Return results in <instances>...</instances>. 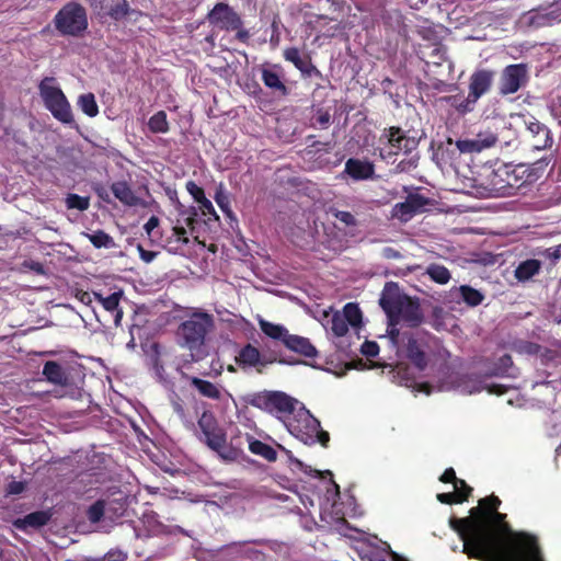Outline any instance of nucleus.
Masks as SVG:
<instances>
[{
    "instance_id": "0e129e2a",
    "label": "nucleus",
    "mask_w": 561,
    "mask_h": 561,
    "mask_svg": "<svg viewBox=\"0 0 561 561\" xmlns=\"http://www.w3.org/2000/svg\"><path fill=\"white\" fill-rule=\"evenodd\" d=\"M458 478L456 477V471L454 468H447L443 474L439 477V481L443 483H453L456 484Z\"/></svg>"
},
{
    "instance_id": "dca6fc26",
    "label": "nucleus",
    "mask_w": 561,
    "mask_h": 561,
    "mask_svg": "<svg viewBox=\"0 0 561 561\" xmlns=\"http://www.w3.org/2000/svg\"><path fill=\"white\" fill-rule=\"evenodd\" d=\"M236 363L242 368L255 367L259 373H262V369L259 366L265 367L268 364L275 362V358H267L262 355L257 347L252 344H245L236 356Z\"/></svg>"
},
{
    "instance_id": "bf43d9fd",
    "label": "nucleus",
    "mask_w": 561,
    "mask_h": 561,
    "mask_svg": "<svg viewBox=\"0 0 561 561\" xmlns=\"http://www.w3.org/2000/svg\"><path fill=\"white\" fill-rule=\"evenodd\" d=\"M26 483L24 481H11L7 485V493L12 495L21 494L25 491Z\"/></svg>"
},
{
    "instance_id": "603ef678",
    "label": "nucleus",
    "mask_w": 561,
    "mask_h": 561,
    "mask_svg": "<svg viewBox=\"0 0 561 561\" xmlns=\"http://www.w3.org/2000/svg\"><path fill=\"white\" fill-rule=\"evenodd\" d=\"M129 12V5L126 0H122L117 2L115 5H113L108 15L114 20H121L128 15Z\"/></svg>"
},
{
    "instance_id": "9d476101",
    "label": "nucleus",
    "mask_w": 561,
    "mask_h": 561,
    "mask_svg": "<svg viewBox=\"0 0 561 561\" xmlns=\"http://www.w3.org/2000/svg\"><path fill=\"white\" fill-rule=\"evenodd\" d=\"M403 342L405 357L417 370H425L430 363V347L425 336L419 334H404Z\"/></svg>"
},
{
    "instance_id": "b1692460",
    "label": "nucleus",
    "mask_w": 561,
    "mask_h": 561,
    "mask_svg": "<svg viewBox=\"0 0 561 561\" xmlns=\"http://www.w3.org/2000/svg\"><path fill=\"white\" fill-rule=\"evenodd\" d=\"M203 442L214 451H216L224 459H232L228 455L226 433L221 427L216 431L204 435Z\"/></svg>"
},
{
    "instance_id": "20e7f679",
    "label": "nucleus",
    "mask_w": 561,
    "mask_h": 561,
    "mask_svg": "<svg viewBox=\"0 0 561 561\" xmlns=\"http://www.w3.org/2000/svg\"><path fill=\"white\" fill-rule=\"evenodd\" d=\"M54 25L62 36H81L88 28L85 8L76 1L66 3L54 16Z\"/></svg>"
},
{
    "instance_id": "774afa93",
    "label": "nucleus",
    "mask_w": 561,
    "mask_h": 561,
    "mask_svg": "<svg viewBox=\"0 0 561 561\" xmlns=\"http://www.w3.org/2000/svg\"><path fill=\"white\" fill-rule=\"evenodd\" d=\"M139 256L145 263H151L156 256L157 252L145 250L140 244L137 247Z\"/></svg>"
},
{
    "instance_id": "8fccbe9b",
    "label": "nucleus",
    "mask_w": 561,
    "mask_h": 561,
    "mask_svg": "<svg viewBox=\"0 0 561 561\" xmlns=\"http://www.w3.org/2000/svg\"><path fill=\"white\" fill-rule=\"evenodd\" d=\"M187 244H188L187 242H182L181 238L174 237V236L171 234L170 237H168L165 239L164 248L170 253L179 254V253L183 252L184 248Z\"/></svg>"
},
{
    "instance_id": "412c9836",
    "label": "nucleus",
    "mask_w": 561,
    "mask_h": 561,
    "mask_svg": "<svg viewBox=\"0 0 561 561\" xmlns=\"http://www.w3.org/2000/svg\"><path fill=\"white\" fill-rule=\"evenodd\" d=\"M284 345L301 356L307 358H314L318 355L317 348L311 344L310 340L300 335H287Z\"/></svg>"
},
{
    "instance_id": "58836bf2",
    "label": "nucleus",
    "mask_w": 561,
    "mask_h": 561,
    "mask_svg": "<svg viewBox=\"0 0 561 561\" xmlns=\"http://www.w3.org/2000/svg\"><path fill=\"white\" fill-rule=\"evenodd\" d=\"M459 291L462 300L470 307L479 306L484 298L479 290L472 288L469 285L460 286Z\"/></svg>"
},
{
    "instance_id": "864d4df0",
    "label": "nucleus",
    "mask_w": 561,
    "mask_h": 561,
    "mask_svg": "<svg viewBox=\"0 0 561 561\" xmlns=\"http://www.w3.org/2000/svg\"><path fill=\"white\" fill-rule=\"evenodd\" d=\"M455 492L458 494L459 500L461 502L468 501L472 493V488L467 484V482L462 479H458L456 484L454 485Z\"/></svg>"
},
{
    "instance_id": "bb28decb",
    "label": "nucleus",
    "mask_w": 561,
    "mask_h": 561,
    "mask_svg": "<svg viewBox=\"0 0 561 561\" xmlns=\"http://www.w3.org/2000/svg\"><path fill=\"white\" fill-rule=\"evenodd\" d=\"M104 506L106 513V519L115 522L123 517L127 510V499L125 495L119 493L118 497H104Z\"/></svg>"
},
{
    "instance_id": "f257e3e1",
    "label": "nucleus",
    "mask_w": 561,
    "mask_h": 561,
    "mask_svg": "<svg viewBox=\"0 0 561 561\" xmlns=\"http://www.w3.org/2000/svg\"><path fill=\"white\" fill-rule=\"evenodd\" d=\"M449 525L463 541L462 552L479 561H543L538 538L515 531L506 514L497 510L485 514L472 507L470 516L453 517Z\"/></svg>"
},
{
    "instance_id": "6ab92c4d",
    "label": "nucleus",
    "mask_w": 561,
    "mask_h": 561,
    "mask_svg": "<svg viewBox=\"0 0 561 561\" xmlns=\"http://www.w3.org/2000/svg\"><path fill=\"white\" fill-rule=\"evenodd\" d=\"M344 173L354 181H367L375 178V164L369 160L350 158L345 162Z\"/></svg>"
},
{
    "instance_id": "aec40b11",
    "label": "nucleus",
    "mask_w": 561,
    "mask_h": 561,
    "mask_svg": "<svg viewBox=\"0 0 561 561\" xmlns=\"http://www.w3.org/2000/svg\"><path fill=\"white\" fill-rule=\"evenodd\" d=\"M111 191L115 198L125 206L136 207L144 205L142 199L135 194L131 186L126 181H116L112 183Z\"/></svg>"
},
{
    "instance_id": "69168bd1",
    "label": "nucleus",
    "mask_w": 561,
    "mask_h": 561,
    "mask_svg": "<svg viewBox=\"0 0 561 561\" xmlns=\"http://www.w3.org/2000/svg\"><path fill=\"white\" fill-rule=\"evenodd\" d=\"M416 168V160L411 158L409 160H402L400 161L397 167H396V171L401 173V172H408L410 171L411 169H414Z\"/></svg>"
},
{
    "instance_id": "f704fd0d",
    "label": "nucleus",
    "mask_w": 561,
    "mask_h": 561,
    "mask_svg": "<svg viewBox=\"0 0 561 561\" xmlns=\"http://www.w3.org/2000/svg\"><path fill=\"white\" fill-rule=\"evenodd\" d=\"M148 128L154 134H165L169 131L170 126L164 111H158L148 121Z\"/></svg>"
},
{
    "instance_id": "473e14b6",
    "label": "nucleus",
    "mask_w": 561,
    "mask_h": 561,
    "mask_svg": "<svg viewBox=\"0 0 561 561\" xmlns=\"http://www.w3.org/2000/svg\"><path fill=\"white\" fill-rule=\"evenodd\" d=\"M259 325L261 331L272 340L280 341L283 344L288 335V330L282 325L270 322L264 319H259Z\"/></svg>"
},
{
    "instance_id": "0eeeda50",
    "label": "nucleus",
    "mask_w": 561,
    "mask_h": 561,
    "mask_svg": "<svg viewBox=\"0 0 561 561\" xmlns=\"http://www.w3.org/2000/svg\"><path fill=\"white\" fill-rule=\"evenodd\" d=\"M247 403L271 414L288 415L294 413L297 400L282 391L264 390L248 396Z\"/></svg>"
},
{
    "instance_id": "f03ea898",
    "label": "nucleus",
    "mask_w": 561,
    "mask_h": 561,
    "mask_svg": "<svg viewBox=\"0 0 561 561\" xmlns=\"http://www.w3.org/2000/svg\"><path fill=\"white\" fill-rule=\"evenodd\" d=\"M379 305L391 324L403 322L410 328H417L424 321L419 299L401 293L393 282L386 283Z\"/></svg>"
},
{
    "instance_id": "c9c22d12",
    "label": "nucleus",
    "mask_w": 561,
    "mask_h": 561,
    "mask_svg": "<svg viewBox=\"0 0 561 561\" xmlns=\"http://www.w3.org/2000/svg\"><path fill=\"white\" fill-rule=\"evenodd\" d=\"M426 274L432 280L440 285L447 284L450 279L448 268L439 264H430L426 268Z\"/></svg>"
},
{
    "instance_id": "a19ab883",
    "label": "nucleus",
    "mask_w": 561,
    "mask_h": 561,
    "mask_svg": "<svg viewBox=\"0 0 561 561\" xmlns=\"http://www.w3.org/2000/svg\"><path fill=\"white\" fill-rule=\"evenodd\" d=\"M342 317H345L346 322L352 327H358L362 323V311L356 304L348 302L343 308Z\"/></svg>"
},
{
    "instance_id": "7c9ffc66",
    "label": "nucleus",
    "mask_w": 561,
    "mask_h": 561,
    "mask_svg": "<svg viewBox=\"0 0 561 561\" xmlns=\"http://www.w3.org/2000/svg\"><path fill=\"white\" fill-rule=\"evenodd\" d=\"M381 20L385 27L393 33L401 34L405 31L403 15L398 10H386Z\"/></svg>"
},
{
    "instance_id": "3c124183",
    "label": "nucleus",
    "mask_w": 561,
    "mask_h": 561,
    "mask_svg": "<svg viewBox=\"0 0 561 561\" xmlns=\"http://www.w3.org/2000/svg\"><path fill=\"white\" fill-rule=\"evenodd\" d=\"M331 214L345 227H355L357 226V220L355 216L350 211L332 209Z\"/></svg>"
},
{
    "instance_id": "7ed1b4c3",
    "label": "nucleus",
    "mask_w": 561,
    "mask_h": 561,
    "mask_svg": "<svg viewBox=\"0 0 561 561\" xmlns=\"http://www.w3.org/2000/svg\"><path fill=\"white\" fill-rule=\"evenodd\" d=\"M214 328V317L207 312H194L176 330V340L190 352L192 360L198 362L208 354L206 336Z\"/></svg>"
},
{
    "instance_id": "c756f323",
    "label": "nucleus",
    "mask_w": 561,
    "mask_h": 561,
    "mask_svg": "<svg viewBox=\"0 0 561 561\" xmlns=\"http://www.w3.org/2000/svg\"><path fill=\"white\" fill-rule=\"evenodd\" d=\"M249 450L257 456H261L265 460L273 462L277 459V451L268 444H265L259 439H255L251 435H248Z\"/></svg>"
},
{
    "instance_id": "4be33fe9",
    "label": "nucleus",
    "mask_w": 561,
    "mask_h": 561,
    "mask_svg": "<svg viewBox=\"0 0 561 561\" xmlns=\"http://www.w3.org/2000/svg\"><path fill=\"white\" fill-rule=\"evenodd\" d=\"M43 376L48 382L57 386L65 387L70 383L69 374L61 364L55 360H48L44 364Z\"/></svg>"
},
{
    "instance_id": "e2e57ef3",
    "label": "nucleus",
    "mask_w": 561,
    "mask_h": 561,
    "mask_svg": "<svg viewBox=\"0 0 561 561\" xmlns=\"http://www.w3.org/2000/svg\"><path fill=\"white\" fill-rule=\"evenodd\" d=\"M545 255L556 264L561 259V243L546 250Z\"/></svg>"
},
{
    "instance_id": "de8ad7c7",
    "label": "nucleus",
    "mask_w": 561,
    "mask_h": 561,
    "mask_svg": "<svg viewBox=\"0 0 561 561\" xmlns=\"http://www.w3.org/2000/svg\"><path fill=\"white\" fill-rule=\"evenodd\" d=\"M501 500L496 495H490L479 501L478 508H481L485 514H492V512L499 510Z\"/></svg>"
},
{
    "instance_id": "a878e982",
    "label": "nucleus",
    "mask_w": 561,
    "mask_h": 561,
    "mask_svg": "<svg viewBox=\"0 0 561 561\" xmlns=\"http://www.w3.org/2000/svg\"><path fill=\"white\" fill-rule=\"evenodd\" d=\"M284 58L307 76H311L313 71H317V68L311 62V58L309 56H301L296 47L286 48L284 50Z\"/></svg>"
},
{
    "instance_id": "c85d7f7f",
    "label": "nucleus",
    "mask_w": 561,
    "mask_h": 561,
    "mask_svg": "<svg viewBox=\"0 0 561 561\" xmlns=\"http://www.w3.org/2000/svg\"><path fill=\"white\" fill-rule=\"evenodd\" d=\"M505 182V168L494 171L489 178L491 195L496 197L511 196L508 185Z\"/></svg>"
},
{
    "instance_id": "680f3d73",
    "label": "nucleus",
    "mask_w": 561,
    "mask_h": 561,
    "mask_svg": "<svg viewBox=\"0 0 561 561\" xmlns=\"http://www.w3.org/2000/svg\"><path fill=\"white\" fill-rule=\"evenodd\" d=\"M437 500L443 504H455L462 503L456 492L438 493Z\"/></svg>"
},
{
    "instance_id": "6e6d98bb",
    "label": "nucleus",
    "mask_w": 561,
    "mask_h": 561,
    "mask_svg": "<svg viewBox=\"0 0 561 561\" xmlns=\"http://www.w3.org/2000/svg\"><path fill=\"white\" fill-rule=\"evenodd\" d=\"M185 187L195 202L198 203L199 201L205 199L206 196L203 187L197 185L194 181H187Z\"/></svg>"
},
{
    "instance_id": "ddd939ff",
    "label": "nucleus",
    "mask_w": 561,
    "mask_h": 561,
    "mask_svg": "<svg viewBox=\"0 0 561 561\" xmlns=\"http://www.w3.org/2000/svg\"><path fill=\"white\" fill-rule=\"evenodd\" d=\"M260 71L261 80L267 89L280 96L288 95L289 90L284 81V68L279 64L262 65Z\"/></svg>"
},
{
    "instance_id": "1a4fd4ad",
    "label": "nucleus",
    "mask_w": 561,
    "mask_h": 561,
    "mask_svg": "<svg viewBox=\"0 0 561 561\" xmlns=\"http://www.w3.org/2000/svg\"><path fill=\"white\" fill-rule=\"evenodd\" d=\"M529 80L528 66L526 64H512L506 66L500 77L499 93L503 96L516 93L525 87Z\"/></svg>"
},
{
    "instance_id": "4c0bfd02",
    "label": "nucleus",
    "mask_w": 561,
    "mask_h": 561,
    "mask_svg": "<svg viewBox=\"0 0 561 561\" xmlns=\"http://www.w3.org/2000/svg\"><path fill=\"white\" fill-rule=\"evenodd\" d=\"M78 105L80 106L81 111L90 117H94L99 114V106L93 93H85L80 95Z\"/></svg>"
},
{
    "instance_id": "2eb2a0df",
    "label": "nucleus",
    "mask_w": 561,
    "mask_h": 561,
    "mask_svg": "<svg viewBox=\"0 0 561 561\" xmlns=\"http://www.w3.org/2000/svg\"><path fill=\"white\" fill-rule=\"evenodd\" d=\"M494 78V70L477 69L469 78L468 94L478 102L483 95L491 91Z\"/></svg>"
},
{
    "instance_id": "5701e85b",
    "label": "nucleus",
    "mask_w": 561,
    "mask_h": 561,
    "mask_svg": "<svg viewBox=\"0 0 561 561\" xmlns=\"http://www.w3.org/2000/svg\"><path fill=\"white\" fill-rule=\"evenodd\" d=\"M187 380L202 397L217 401L222 399V389L218 385L195 376L187 377Z\"/></svg>"
},
{
    "instance_id": "72a5a7b5",
    "label": "nucleus",
    "mask_w": 561,
    "mask_h": 561,
    "mask_svg": "<svg viewBox=\"0 0 561 561\" xmlns=\"http://www.w3.org/2000/svg\"><path fill=\"white\" fill-rule=\"evenodd\" d=\"M316 23L323 31V36L333 37L345 30V26L341 22H337L335 18H329L327 15H318Z\"/></svg>"
},
{
    "instance_id": "cd10ccee",
    "label": "nucleus",
    "mask_w": 561,
    "mask_h": 561,
    "mask_svg": "<svg viewBox=\"0 0 561 561\" xmlns=\"http://www.w3.org/2000/svg\"><path fill=\"white\" fill-rule=\"evenodd\" d=\"M542 264L539 260L528 259L520 262L515 271L514 277L522 283L530 280L534 276L538 275L541 271Z\"/></svg>"
},
{
    "instance_id": "4d7b16f0",
    "label": "nucleus",
    "mask_w": 561,
    "mask_h": 561,
    "mask_svg": "<svg viewBox=\"0 0 561 561\" xmlns=\"http://www.w3.org/2000/svg\"><path fill=\"white\" fill-rule=\"evenodd\" d=\"M360 352L366 357H375L379 353V345L375 341H365L360 347Z\"/></svg>"
},
{
    "instance_id": "ea45409f",
    "label": "nucleus",
    "mask_w": 561,
    "mask_h": 561,
    "mask_svg": "<svg viewBox=\"0 0 561 561\" xmlns=\"http://www.w3.org/2000/svg\"><path fill=\"white\" fill-rule=\"evenodd\" d=\"M215 202L221 209V211L229 218L233 217V211L231 209V203L228 193L225 191L222 183L219 184V186L216 190Z\"/></svg>"
},
{
    "instance_id": "e433bc0d",
    "label": "nucleus",
    "mask_w": 561,
    "mask_h": 561,
    "mask_svg": "<svg viewBox=\"0 0 561 561\" xmlns=\"http://www.w3.org/2000/svg\"><path fill=\"white\" fill-rule=\"evenodd\" d=\"M85 237L90 240L94 248H112L114 247L113 238L106 233L104 230H96L93 233H85Z\"/></svg>"
},
{
    "instance_id": "37998d69",
    "label": "nucleus",
    "mask_w": 561,
    "mask_h": 561,
    "mask_svg": "<svg viewBox=\"0 0 561 561\" xmlns=\"http://www.w3.org/2000/svg\"><path fill=\"white\" fill-rule=\"evenodd\" d=\"M329 324H330V330L337 337H342L348 332L350 324L346 322L345 317H342V314L340 312H335L331 317Z\"/></svg>"
},
{
    "instance_id": "f8f14e48",
    "label": "nucleus",
    "mask_w": 561,
    "mask_h": 561,
    "mask_svg": "<svg viewBox=\"0 0 561 561\" xmlns=\"http://www.w3.org/2000/svg\"><path fill=\"white\" fill-rule=\"evenodd\" d=\"M430 204V198L419 193H410L404 202L397 203L392 208V217L402 222L412 219Z\"/></svg>"
},
{
    "instance_id": "a18cd8bd",
    "label": "nucleus",
    "mask_w": 561,
    "mask_h": 561,
    "mask_svg": "<svg viewBox=\"0 0 561 561\" xmlns=\"http://www.w3.org/2000/svg\"><path fill=\"white\" fill-rule=\"evenodd\" d=\"M66 205L69 209L87 210L90 206L89 197L80 196L75 193H70L66 197Z\"/></svg>"
},
{
    "instance_id": "13d9d810",
    "label": "nucleus",
    "mask_w": 561,
    "mask_h": 561,
    "mask_svg": "<svg viewBox=\"0 0 561 561\" xmlns=\"http://www.w3.org/2000/svg\"><path fill=\"white\" fill-rule=\"evenodd\" d=\"M198 205L204 216H208L209 218L214 217L216 220L219 219L213 206V203L208 198L205 197V199L199 201Z\"/></svg>"
},
{
    "instance_id": "5fc2aeb1",
    "label": "nucleus",
    "mask_w": 561,
    "mask_h": 561,
    "mask_svg": "<svg viewBox=\"0 0 561 561\" xmlns=\"http://www.w3.org/2000/svg\"><path fill=\"white\" fill-rule=\"evenodd\" d=\"M456 147L458 148V150L460 152H463V153L480 152L474 138L473 139H465V140L460 139V140H457L456 141Z\"/></svg>"
},
{
    "instance_id": "052dcab7",
    "label": "nucleus",
    "mask_w": 561,
    "mask_h": 561,
    "mask_svg": "<svg viewBox=\"0 0 561 561\" xmlns=\"http://www.w3.org/2000/svg\"><path fill=\"white\" fill-rule=\"evenodd\" d=\"M513 366V359L510 354H504L501 356L496 363V369L500 370L501 374L506 373Z\"/></svg>"
},
{
    "instance_id": "f3484780",
    "label": "nucleus",
    "mask_w": 561,
    "mask_h": 561,
    "mask_svg": "<svg viewBox=\"0 0 561 561\" xmlns=\"http://www.w3.org/2000/svg\"><path fill=\"white\" fill-rule=\"evenodd\" d=\"M535 173L529 167L519 164L510 170L505 168V183L508 185L511 196L515 195L518 190L535 182Z\"/></svg>"
},
{
    "instance_id": "9b49d317",
    "label": "nucleus",
    "mask_w": 561,
    "mask_h": 561,
    "mask_svg": "<svg viewBox=\"0 0 561 561\" xmlns=\"http://www.w3.org/2000/svg\"><path fill=\"white\" fill-rule=\"evenodd\" d=\"M208 22L225 31H233L243 25L241 16L227 3L219 2L207 14Z\"/></svg>"
},
{
    "instance_id": "39448f33",
    "label": "nucleus",
    "mask_w": 561,
    "mask_h": 561,
    "mask_svg": "<svg viewBox=\"0 0 561 561\" xmlns=\"http://www.w3.org/2000/svg\"><path fill=\"white\" fill-rule=\"evenodd\" d=\"M54 77H45L38 84L39 95L45 107L64 124L75 123L71 106L62 90L55 85Z\"/></svg>"
},
{
    "instance_id": "49530a36",
    "label": "nucleus",
    "mask_w": 561,
    "mask_h": 561,
    "mask_svg": "<svg viewBox=\"0 0 561 561\" xmlns=\"http://www.w3.org/2000/svg\"><path fill=\"white\" fill-rule=\"evenodd\" d=\"M479 151L481 152L484 149L493 147L497 142V136L496 134L486 130V131H480L474 138Z\"/></svg>"
},
{
    "instance_id": "79ce46f5",
    "label": "nucleus",
    "mask_w": 561,
    "mask_h": 561,
    "mask_svg": "<svg viewBox=\"0 0 561 561\" xmlns=\"http://www.w3.org/2000/svg\"><path fill=\"white\" fill-rule=\"evenodd\" d=\"M85 515L91 524H98L103 518H106L103 499H99L92 505H90Z\"/></svg>"
},
{
    "instance_id": "09e8293b",
    "label": "nucleus",
    "mask_w": 561,
    "mask_h": 561,
    "mask_svg": "<svg viewBox=\"0 0 561 561\" xmlns=\"http://www.w3.org/2000/svg\"><path fill=\"white\" fill-rule=\"evenodd\" d=\"M514 350L520 354L538 355L541 346L530 341H519L514 345Z\"/></svg>"
},
{
    "instance_id": "4468645a",
    "label": "nucleus",
    "mask_w": 561,
    "mask_h": 561,
    "mask_svg": "<svg viewBox=\"0 0 561 561\" xmlns=\"http://www.w3.org/2000/svg\"><path fill=\"white\" fill-rule=\"evenodd\" d=\"M524 123L531 137V146L535 150L540 151L552 147L553 137L548 126L539 122L535 116H529Z\"/></svg>"
},
{
    "instance_id": "423d86ee",
    "label": "nucleus",
    "mask_w": 561,
    "mask_h": 561,
    "mask_svg": "<svg viewBox=\"0 0 561 561\" xmlns=\"http://www.w3.org/2000/svg\"><path fill=\"white\" fill-rule=\"evenodd\" d=\"M289 432L306 445L320 443L323 447L328 446L330 435L321 430V424L311 413L304 409L298 417L288 424Z\"/></svg>"
},
{
    "instance_id": "6e6552de",
    "label": "nucleus",
    "mask_w": 561,
    "mask_h": 561,
    "mask_svg": "<svg viewBox=\"0 0 561 561\" xmlns=\"http://www.w3.org/2000/svg\"><path fill=\"white\" fill-rule=\"evenodd\" d=\"M380 141H386L390 147V151L388 152L383 149H379V158L382 160L399 154L400 152L409 154L419 146V140L415 137L408 136L398 126L385 128L380 136Z\"/></svg>"
},
{
    "instance_id": "a211bd4d",
    "label": "nucleus",
    "mask_w": 561,
    "mask_h": 561,
    "mask_svg": "<svg viewBox=\"0 0 561 561\" xmlns=\"http://www.w3.org/2000/svg\"><path fill=\"white\" fill-rule=\"evenodd\" d=\"M53 517L50 510H42L32 512L23 517L12 520V526L23 533L38 530L46 526Z\"/></svg>"
},
{
    "instance_id": "338daca9",
    "label": "nucleus",
    "mask_w": 561,
    "mask_h": 561,
    "mask_svg": "<svg viewBox=\"0 0 561 561\" xmlns=\"http://www.w3.org/2000/svg\"><path fill=\"white\" fill-rule=\"evenodd\" d=\"M197 211L194 207H192L188 211V215L183 219L184 224L187 228H190L191 232L194 231L195 225L197 224Z\"/></svg>"
},
{
    "instance_id": "393cba45",
    "label": "nucleus",
    "mask_w": 561,
    "mask_h": 561,
    "mask_svg": "<svg viewBox=\"0 0 561 561\" xmlns=\"http://www.w3.org/2000/svg\"><path fill=\"white\" fill-rule=\"evenodd\" d=\"M123 291H114L111 295L104 297L100 293H94V299L104 308V310L111 312L114 316V321L118 324L123 317V311L118 308L122 299Z\"/></svg>"
},
{
    "instance_id": "2f4dec72",
    "label": "nucleus",
    "mask_w": 561,
    "mask_h": 561,
    "mask_svg": "<svg viewBox=\"0 0 561 561\" xmlns=\"http://www.w3.org/2000/svg\"><path fill=\"white\" fill-rule=\"evenodd\" d=\"M446 101L460 115L473 112L477 104L469 94L467 96L460 94L449 95L446 98Z\"/></svg>"
},
{
    "instance_id": "c03bdc74",
    "label": "nucleus",
    "mask_w": 561,
    "mask_h": 561,
    "mask_svg": "<svg viewBox=\"0 0 561 561\" xmlns=\"http://www.w3.org/2000/svg\"><path fill=\"white\" fill-rule=\"evenodd\" d=\"M197 423L203 436L207 433L216 431L219 427L217 420L210 412H204L198 419Z\"/></svg>"
}]
</instances>
